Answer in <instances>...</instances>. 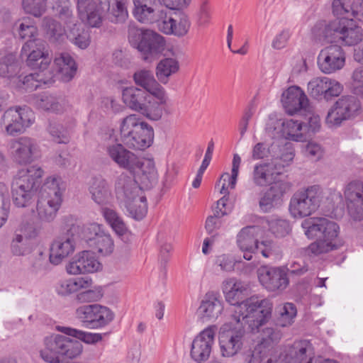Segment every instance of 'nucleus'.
<instances>
[{"label":"nucleus","mask_w":363,"mask_h":363,"mask_svg":"<svg viewBox=\"0 0 363 363\" xmlns=\"http://www.w3.org/2000/svg\"><path fill=\"white\" fill-rule=\"evenodd\" d=\"M272 312V303L269 299L251 296V333L255 330L259 333L251 357L259 356L262 358L267 355L282 337L281 330L277 328L267 327L259 331V328L271 319Z\"/></svg>","instance_id":"nucleus-1"},{"label":"nucleus","mask_w":363,"mask_h":363,"mask_svg":"<svg viewBox=\"0 0 363 363\" xmlns=\"http://www.w3.org/2000/svg\"><path fill=\"white\" fill-rule=\"evenodd\" d=\"M44 171L38 165H33L19 170L11 185L12 199L18 208L31 205L41 185Z\"/></svg>","instance_id":"nucleus-2"},{"label":"nucleus","mask_w":363,"mask_h":363,"mask_svg":"<svg viewBox=\"0 0 363 363\" xmlns=\"http://www.w3.org/2000/svg\"><path fill=\"white\" fill-rule=\"evenodd\" d=\"M121 139L128 148L145 150L154 138L153 128L135 114L123 118L120 127Z\"/></svg>","instance_id":"nucleus-3"},{"label":"nucleus","mask_w":363,"mask_h":363,"mask_svg":"<svg viewBox=\"0 0 363 363\" xmlns=\"http://www.w3.org/2000/svg\"><path fill=\"white\" fill-rule=\"evenodd\" d=\"M45 348L40 351L41 358L48 363H63L65 359H74L83 351L82 343L63 335H52L44 339Z\"/></svg>","instance_id":"nucleus-4"},{"label":"nucleus","mask_w":363,"mask_h":363,"mask_svg":"<svg viewBox=\"0 0 363 363\" xmlns=\"http://www.w3.org/2000/svg\"><path fill=\"white\" fill-rule=\"evenodd\" d=\"M65 187L60 177H48L43 184L41 197L37 203V212L42 221L51 222L60 208Z\"/></svg>","instance_id":"nucleus-5"},{"label":"nucleus","mask_w":363,"mask_h":363,"mask_svg":"<svg viewBox=\"0 0 363 363\" xmlns=\"http://www.w3.org/2000/svg\"><path fill=\"white\" fill-rule=\"evenodd\" d=\"M221 288L225 301L235 306L233 319L237 323L247 324L250 321V298L246 297L247 289L235 277L225 279Z\"/></svg>","instance_id":"nucleus-6"},{"label":"nucleus","mask_w":363,"mask_h":363,"mask_svg":"<svg viewBox=\"0 0 363 363\" xmlns=\"http://www.w3.org/2000/svg\"><path fill=\"white\" fill-rule=\"evenodd\" d=\"M322 194L319 185L308 186L296 191L289 205L291 216L294 218H302L312 215L320 207Z\"/></svg>","instance_id":"nucleus-7"},{"label":"nucleus","mask_w":363,"mask_h":363,"mask_svg":"<svg viewBox=\"0 0 363 363\" xmlns=\"http://www.w3.org/2000/svg\"><path fill=\"white\" fill-rule=\"evenodd\" d=\"M236 323L232 327L230 323H225L219 330V344L223 357H233L236 354L244 345L247 331L250 329V321L245 325Z\"/></svg>","instance_id":"nucleus-8"},{"label":"nucleus","mask_w":363,"mask_h":363,"mask_svg":"<svg viewBox=\"0 0 363 363\" xmlns=\"http://www.w3.org/2000/svg\"><path fill=\"white\" fill-rule=\"evenodd\" d=\"M74 315L83 327L91 330L103 328L114 318V313L111 309L96 303L77 307Z\"/></svg>","instance_id":"nucleus-9"},{"label":"nucleus","mask_w":363,"mask_h":363,"mask_svg":"<svg viewBox=\"0 0 363 363\" xmlns=\"http://www.w3.org/2000/svg\"><path fill=\"white\" fill-rule=\"evenodd\" d=\"M33 112L27 106L7 109L1 118V125L10 135L23 133L34 122Z\"/></svg>","instance_id":"nucleus-10"},{"label":"nucleus","mask_w":363,"mask_h":363,"mask_svg":"<svg viewBox=\"0 0 363 363\" xmlns=\"http://www.w3.org/2000/svg\"><path fill=\"white\" fill-rule=\"evenodd\" d=\"M314 349L309 340H299L284 345L278 357L267 359V363H305L313 357Z\"/></svg>","instance_id":"nucleus-11"},{"label":"nucleus","mask_w":363,"mask_h":363,"mask_svg":"<svg viewBox=\"0 0 363 363\" xmlns=\"http://www.w3.org/2000/svg\"><path fill=\"white\" fill-rule=\"evenodd\" d=\"M21 56L27 57L28 67L42 72L48 69L52 60L46 43L41 39L26 41L22 47Z\"/></svg>","instance_id":"nucleus-12"},{"label":"nucleus","mask_w":363,"mask_h":363,"mask_svg":"<svg viewBox=\"0 0 363 363\" xmlns=\"http://www.w3.org/2000/svg\"><path fill=\"white\" fill-rule=\"evenodd\" d=\"M301 227L308 238H319L331 241L337 237L340 228L333 220L324 217H313L303 221Z\"/></svg>","instance_id":"nucleus-13"},{"label":"nucleus","mask_w":363,"mask_h":363,"mask_svg":"<svg viewBox=\"0 0 363 363\" xmlns=\"http://www.w3.org/2000/svg\"><path fill=\"white\" fill-rule=\"evenodd\" d=\"M78 229V225H72L65 234L53 241L49 255V260L52 264H60L63 259L74 252Z\"/></svg>","instance_id":"nucleus-14"},{"label":"nucleus","mask_w":363,"mask_h":363,"mask_svg":"<svg viewBox=\"0 0 363 363\" xmlns=\"http://www.w3.org/2000/svg\"><path fill=\"white\" fill-rule=\"evenodd\" d=\"M359 108V101L353 96H343L329 110L325 121L329 127L339 126L350 119Z\"/></svg>","instance_id":"nucleus-15"},{"label":"nucleus","mask_w":363,"mask_h":363,"mask_svg":"<svg viewBox=\"0 0 363 363\" xmlns=\"http://www.w3.org/2000/svg\"><path fill=\"white\" fill-rule=\"evenodd\" d=\"M343 196L350 216L354 220H363V182L354 179L342 189Z\"/></svg>","instance_id":"nucleus-16"},{"label":"nucleus","mask_w":363,"mask_h":363,"mask_svg":"<svg viewBox=\"0 0 363 363\" xmlns=\"http://www.w3.org/2000/svg\"><path fill=\"white\" fill-rule=\"evenodd\" d=\"M11 151L16 164L26 165L39 157L40 147L35 139L23 136L12 141Z\"/></svg>","instance_id":"nucleus-17"},{"label":"nucleus","mask_w":363,"mask_h":363,"mask_svg":"<svg viewBox=\"0 0 363 363\" xmlns=\"http://www.w3.org/2000/svg\"><path fill=\"white\" fill-rule=\"evenodd\" d=\"M345 58V52L341 46L331 45L320 51L317 63L323 73L330 74L343 68Z\"/></svg>","instance_id":"nucleus-18"},{"label":"nucleus","mask_w":363,"mask_h":363,"mask_svg":"<svg viewBox=\"0 0 363 363\" xmlns=\"http://www.w3.org/2000/svg\"><path fill=\"white\" fill-rule=\"evenodd\" d=\"M217 327L211 325L201 331L193 340L191 357L197 363L206 361L211 352Z\"/></svg>","instance_id":"nucleus-19"},{"label":"nucleus","mask_w":363,"mask_h":363,"mask_svg":"<svg viewBox=\"0 0 363 363\" xmlns=\"http://www.w3.org/2000/svg\"><path fill=\"white\" fill-rule=\"evenodd\" d=\"M87 245L102 255L112 253L114 248L111 235L106 232L101 225L91 224L88 228Z\"/></svg>","instance_id":"nucleus-20"},{"label":"nucleus","mask_w":363,"mask_h":363,"mask_svg":"<svg viewBox=\"0 0 363 363\" xmlns=\"http://www.w3.org/2000/svg\"><path fill=\"white\" fill-rule=\"evenodd\" d=\"M283 106L290 115L298 112H310L309 101L303 91L298 86H291L281 96Z\"/></svg>","instance_id":"nucleus-21"},{"label":"nucleus","mask_w":363,"mask_h":363,"mask_svg":"<svg viewBox=\"0 0 363 363\" xmlns=\"http://www.w3.org/2000/svg\"><path fill=\"white\" fill-rule=\"evenodd\" d=\"M37 230L33 224L22 223L14 231L11 250L16 256L25 255L30 252V240L37 236Z\"/></svg>","instance_id":"nucleus-22"},{"label":"nucleus","mask_w":363,"mask_h":363,"mask_svg":"<svg viewBox=\"0 0 363 363\" xmlns=\"http://www.w3.org/2000/svg\"><path fill=\"white\" fill-rule=\"evenodd\" d=\"M101 267V263L94 253L90 250H84L72 258L66 266L67 272L69 274L94 273Z\"/></svg>","instance_id":"nucleus-23"},{"label":"nucleus","mask_w":363,"mask_h":363,"mask_svg":"<svg viewBox=\"0 0 363 363\" xmlns=\"http://www.w3.org/2000/svg\"><path fill=\"white\" fill-rule=\"evenodd\" d=\"M257 277L261 284L272 291H282L289 284L286 274L280 268L260 267L257 269Z\"/></svg>","instance_id":"nucleus-24"},{"label":"nucleus","mask_w":363,"mask_h":363,"mask_svg":"<svg viewBox=\"0 0 363 363\" xmlns=\"http://www.w3.org/2000/svg\"><path fill=\"white\" fill-rule=\"evenodd\" d=\"M251 229L255 231H263L265 228H269V230L277 237H284L291 231V225L286 219L281 218L277 216H272L270 219H267L264 217H257L256 216H251Z\"/></svg>","instance_id":"nucleus-25"},{"label":"nucleus","mask_w":363,"mask_h":363,"mask_svg":"<svg viewBox=\"0 0 363 363\" xmlns=\"http://www.w3.org/2000/svg\"><path fill=\"white\" fill-rule=\"evenodd\" d=\"M106 151L108 157L119 167L134 171L135 166L139 165V158L136 155L120 143L109 145Z\"/></svg>","instance_id":"nucleus-26"},{"label":"nucleus","mask_w":363,"mask_h":363,"mask_svg":"<svg viewBox=\"0 0 363 363\" xmlns=\"http://www.w3.org/2000/svg\"><path fill=\"white\" fill-rule=\"evenodd\" d=\"M135 83L143 87L142 90L154 95L160 101H167V96L164 88L156 81L154 74L152 71L147 69H140L135 72L133 74Z\"/></svg>","instance_id":"nucleus-27"},{"label":"nucleus","mask_w":363,"mask_h":363,"mask_svg":"<svg viewBox=\"0 0 363 363\" xmlns=\"http://www.w3.org/2000/svg\"><path fill=\"white\" fill-rule=\"evenodd\" d=\"M291 186L290 182L286 181L274 182L259 201L262 210L267 212L281 204L284 195L291 190Z\"/></svg>","instance_id":"nucleus-28"},{"label":"nucleus","mask_w":363,"mask_h":363,"mask_svg":"<svg viewBox=\"0 0 363 363\" xmlns=\"http://www.w3.org/2000/svg\"><path fill=\"white\" fill-rule=\"evenodd\" d=\"M115 186L116 198L121 203L133 201L140 196V193H143L141 188L132 175L121 174L118 177Z\"/></svg>","instance_id":"nucleus-29"},{"label":"nucleus","mask_w":363,"mask_h":363,"mask_svg":"<svg viewBox=\"0 0 363 363\" xmlns=\"http://www.w3.org/2000/svg\"><path fill=\"white\" fill-rule=\"evenodd\" d=\"M165 48L164 38L160 34L147 30L140 45V51L143 55L145 60L151 61L162 54Z\"/></svg>","instance_id":"nucleus-30"},{"label":"nucleus","mask_w":363,"mask_h":363,"mask_svg":"<svg viewBox=\"0 0 363 363\" xmlns=\"http://www.w3.org/2000/svg\"><path fill=\"white\" fill-rule=\"evenodd\" d=\"M223 310V301L220 296L214 292H207L199 308V312L203 320L216 319Z\"/></svg>","instance_id":"nucleus-31"},{"label":"nucleus","mask_w":363,"mask_h":363,"mask_svg":"<svg viewBox=\"0 0 363 363\" xmlns=\"http://www.w3.org/2000/svg\"><path fill=\"white\" fill-rule=\"evenodd\" d=\"M77 9L80 19L93 28H99L102 23V14L93 0H77Z\"/></svg>","instance_id":"nucleus-32"},{"label":"nucleus","mask_w":363,"mask_h":363,"mask_svg":"<svg viewBox=\"0 0 363 363\" xmlns=\"http://www.w3.org/2000/svg\"><path fill=\"white\" fill-rule=\"evenodd\" d=\"M342 20H334L327 24L318 23L313 29V33L317 40L327 43L340 41Z\"/></svg>","instance_id":"nucleus-33"},{"label":"nucleus","mask_w":363,"mask_h":363,"mask_svg":"<svg viewBox=\"0 0 363 363\" xmlns=\"http://www.w3.org/2000/svg\"><path fill=\"white\" fill-rule=\"evenodd\" d=\"M150 94L141 89L130 86L122 91V99L123 103L130 109L138 111H144L143 107L147 103Z\"/></svg>","instance_id":"nucleus-34"},{"label":"nucleus","mask_w":363,"mask_h":363,"mask_svg":"<svg viewBox=\"0 0 363 363\" xmlns=\"http://www.w3.org/2000/svg\"><path fill=\"white\" fill-rule=\"evenodd\" d=\"M354 20H342L340 43L344 45H355L362 40V29L354 23Z\"/></svg>","instance_id":"nucleus-35"},{"label":"nucleus","mask_w":363,"mask_h":363,"mask_svg":"<svg viewBox=\"0 0 363 363\" xmlns=\"http://www.w3.org/2000/svg\"><path fill=\"white\" fill-rule=\"evenodd\" d=\"M93 201L99 205L108 202L111 197V190L107 182L101 177L92 178L89 188Z\"/></svg>","instance_id":"nucleus-36"},{"label":"nucleus","mask_w":363,"mask_h":363,"mask_svg":"<svg viewBox=\"0 0 363 363\" xmlns=\"http://www.w3.org/2000/svg\"><path fill=\"white\" fill-rule=\"evenodd\" d=\"M358 9V0H333L332 11L334 16L341 18L340 20H356Z\"/></svg>","instance_id":"nucleus-37"},{"label":"nucleus","mask_w":363,"mask_h":363,"mask_svg":"<svg viewBox=\"0 0 363 363\" xmlns=\"http://www.w3.org/2000/svg\"><path fill=\"white\" fill-rule=\"evenodd\" d=\"M54 65L57 67V72L61 74L63 81L69 82L76 74L77 66L74 59L68 53H61L58 57H55Z\"/></svg>","instance_id":"nucleus-38"},{"label":"nucleus","mask_w":363,"mask_h":363,"mask_svg":"<svg viewBox=\"0 0 363 363\" xmlns=\"http://www.w3.org/2000/svg\"><path fill=\"white\" fill-rule=\"evenodd\" d=\"M281 172L274 165L272 160L269 163H263L257 165L254 170V180L256 184L260 186L266 185L272 182L274 175L280 174Z\"/></svg>","instance_id":"nucleus-39"},{"label":"nucleus","mask_w":363,"mask_h":363,"mask_svg":"<svg viewBox=\"0 0 363 363\" xmlns=\"http://www.w3.org/2000/svg\"><path fill=\"white\" fill-rule=\"evenodd\" d=\"M282 135L288 140L303 141L305 139L304 130L306 125L298 121L293 119L284 120L281 122Z\"/></svg>","instance_id":"nucleus-40"},{"label":"nucleus","mask_w":363,"mask_h":363,"mask_svg":"<svg viewBox=\"0 0 363 363\" xmlns=\"http://www.w3.org/2000/svg\"><path fill=\"white\" fill-rule=\"evenodd\" d=\"M133 172H136L141 184L147 187L156 182L157 171L152 160H149L142 162L139 160V165L135 166Z\"/></svg>","instance_id":"nucleus-41"},{"label":"nucleus","mask_w":363,"mask_h":363,"mask_svg":"<svg viewBox=\"0 0 363 363\" xmlns=\"http://www.w3.org/2000/svg\"><path fill=\"white\" fill-rule=\"evenodd\" d=\"M57 330L66 335L73 337L89 345L96 344L100 342L103 338L101 333L86 332L71 327L58 326Z\"/></svg>","instance_id":"nucleus-42"},{"label":"nucleus","mask_w":363,"mask_h":363,"mask_svg":"<svg viewBox=\"0 0 363 363\" xmlns=\"http://www.w3.org/2000/svg\"><path fill=\"white\" fill-rule=\"evenodd\" d=\"M34 104L38 108L46 111L59 113L62 111L60 99L47 92L35 96Z\"/></svg>","instance_id":"nucleus-43"},{"label":"nucleus","mask_w":363,"mask_h":363,"mask_svg":"<svg viewBox=\"0 0 363 363\" xmlns=\"http://www.w3.org/2000/svg\"><path fill=\"white\" fill-rule=\"evenodd\" d=\"M101 213L106 223L119 236L124 235L128 232V228L123 218L115 210L110 208H102Z\"/></svg>","instance_id":"nucleus-44"},{"label":"nucleus","mask_w":363,"mask_h":363,"mask_svg":"<svg viewBox=\"0 0 363 363\" xmlns=\"http://www.w3.org/2000/svg\"><path fill=\"white\" fill-rule=\"evenodd\" d=\"M129 215L135 220H142L147 212V199L145 196H139L133 201L123 203Z\"/></svg>","instance_id":"nucleus-45"},{"label":"nucleus","mask_w":363,"mask_h":363,"mask_svg":"<svg viewBox=\"0 0 363 363\" xmlns=\"http://www.w3.org/2000/svg\"><path fill=\"white\" fill-rule=\"evenodd\" d=\"M179 62L174 58H164L157 65L156 75L163 84L168 82L169 77L179 70Z\"/></svg>","instance_id":"nucleus-46"},{"label":"nucleus","mask_w":363,"mask_h":363,"mask_svg":"<svg viewBox=\"0 0 363 363\" xmlns=\"http://www.w3.org/2000/svg\"><path fill=\"white\" fill-rule=\"evenodd\" d=\"M279 155L273 156L272 160L274 162L275 168L278 169L281 172L284 167L290 165L295 156L294 150L292 144L286 143L279 149Z\"/></svg>","instance_id":"nucleus-47"},{"label":"nucleus","mask_w":363,"mask_h":363,"mask_svg":"<svg viewBox=\"0 0 363 363\" xmlns=\"http://www.w3.org/2000/svg\"><path fill=\"white\" fill-rule=\"evenodd\" d=\"M162 8L158 4L157 6H151L149 8L141 9L138 11H133L134 17L143 23H155L158 21L160 16L164 15L162 13Z\"/></svg>","instance_id":"nucleus-48"},{"label":"nucleus","mask_w":363,"mask_h":363,"mask_svg":"<svg viewBox=\"0 0 363 363\" xmlns=\"http://www.w3.org/2000/svg\"><path fill=\"white\" fill-rule=\"evenodd\" d=\"M43 26L51 41L58 42L64 39L65 36V28L52 18L45 17L43 20Z\"/></svg>","instance_id":"nucleus-49"},{"label":"nucleus","mask_w":363,"mask_h":363,"mask_svg":"<svg viewBox=\"0 0 363 363\" xmlns=\"http://www.w3.org/2000/svg\"><path fill=\"white\" fill-rule=\"evenodd\" d=\"M278 317L277 325L280 327H287L291 325L296 315V308L291 303H286L277 308Z\"/></svg>","instance_id":"nucleus-50"},{"label":"nucleus","mask_w":363,"mask_h":363,"mask_svg":"<svg viewBox=\"0 0 363 363\" xmlns=\"http://www.w3.org/2000/svg\"><path fill=\"white\" fill-rule=\"evenodd\" d=\"M165 102H161L160 99H157L154 95L150 94L148 98L147 104L145 105L144 111H141L140 113L152 121H158L162 116V105Z\"/></svg>","instance_id":"nucleus-51"},{"label":"nucleus","mask_w":363,"mask_h":363,"mask_svg":"<svg viewBox=\"0 0 363 363\" xmlns=\"http://www.w3.org/2000/svg\"><path fill=\"white\" fill-rule=\"evenodd\" d=\"M112 9L108 11V20L114 23H123L128 18V11L124 0H120L111 4Z\"/></svg>","instance_id":"nucleus-52"},{"label":"nucleus","mask_w":363,"mask_h":363,"mask_svg":"<svg viewBox=\"0 0 363 363\" xmlns=\"http://www.w3.org/2000/svg\"><path fill=\"white\" fill-rule=\"evenodd\" d=\"M18 64L15 55L9 53L4 56H0V76L11 77L16 74Z\"/></svg>","instance_id":"nucleus-53"},{"label":"nucleus","mask_w":363,"mask_h":363,"mask_svg":"<svg viewBox=\"0 0 363 363\" xmlns=\"http://www.w3.org/2000/svg\"><path fill=\"white\" fill-rule=\"evenodd\" d=\"M10 205L9 189L6 184L0 182V228L8 219Z\"/></svg>","instance_id":"nucleus-54"},{"label":"nucleus","mask_w":363,"mask_h":363,"mask_svg":"<svg viewBox=\"0 0 363 363\" xmlns=\"http://www.w3.org/2000/svg\"><path fill=\"white\" fill-rule=\"evenodd\" d=\"M215 264L220 267L222 271L230 272H233L235 267L239 269L240 265L243 263L241 260H235L230 254H222L216 257Z\"/></svg>","instance_id":"nucleus-55"},{"label":"nucleus","mask_w":363,"mask_h":363,"mask_svg":"<svg viewBox=\"0 0 363 363\" xmlns=\"http://www.w3.org/2000/svg\"><path fill=\"white\" fill-rule=\"evenodd\" d=\"M327 77H316L311 79L308 84V91L309 94L315 98L319 99L323 96L327 91Z\"/></svg>","instance_id":"nucleus-56"},{"label":"nucleus","mask_w":363,"mask_h":363,"mask_svg":"<svg viewBox=\"0 0 363 363\" xmlns=\"http://www.w3.org/2000/svg\"><path fill=\"white\" fill-rule=\"evenodd\" d=\"M335 245L331 241L319 238L312 242L307 248L306 251L309 255H318L322 253H326L333 250Z\"/></svg>","instance_id":"nucleus-57"},{"label":"nucleus","mask_w":363,"mask_h":363,"mask_svg":"<svg viewBox=\"0 0 363 363\" xmlns=\"http://www.w3.org/2000/svg\"><path fill=\"white\" fill-rule=\"evenodd\" d=\"M335 245L331 241L319 238L312 242L307 248L306 251L309 255H318L322 253H326L333 250Z\"/></svg>","instance_id":"nucleus-58"},{"label":"nucleus","mask_w":363,"mask_h":363,"mask_svg":"<svg viewBox=\"0 0 363 363\" xmlns=\"http://www.w3.org/2000/svg\"><path fill=\"white\" fill-rule=\"evenodd\" d=\"M236 243L239 249L244 252V259L250 260V225L242 228L238 233Z\"/></svg>","instance_id":"nucleus-59"},{"label":"nucleus","mask_w":363,"mask_h":363,"mask_svg":"<svg viewBox=\"0 0 363 363\" xmlns=\"http://www.w3.org/2000/svg\"><path fill=\"white\" fill-rule=\"evenodd\" d=\"M48 132L57 143H67L69 140L68 131L60 123H50Z\"/></svg>","instance_id":"nucleus-60"},{"label":"nucleus","mask_w":363,"mask_h":363,"mask_svg":"<svg viewBox=\"0 0 363 363\" xmlns=\"http://www.w3.org/2000/svg\"><path fill=\"white\" fill-rule=\"evenodd\" d=\"M38 73H31L19 79L18 86L27 92H31L36 90L40 86L43 79L39 78ZM21 78V77H19Z\"/></svg>","instance_id":"nucleus-61"},{"label":"nucleus","mask_w":363,"mask_h":363,"mask_svg":"<svg viewBox=\"0 0 363 363\" xmlns=\"http://www.w3.org/2000/svg\"><path fill=\"white\" fill-rule=\"evenodd\" d=\"M240 163L241 157L240 155L238 154H234L232 163L231 175H230L228 173H224L221 175V179H223L224 182L226 180L228 181V186L230 187V189H234L235 186Z\"/></svg>","instance_id":"nucleus-62"},{"label":"nucleus","mask_w":363,"mask_h":363,"mask_svg":"<svg viewBox=\"0 0 363 363\" xmlns=\"http://www.w3.org/2000/svg\"><path fill=\"white\" fill-rule=\"evenodd\" d=\"M147 30L138 28L135 24H130L128 26V40L130 43L138 50L143 42V38Z\"/></svg>","instance_id":"nucleus-63"},{"label":"nucleus","mask_w":363,"mask_h":363,"mask_svg":"<svg viewBox=\"0 0 363 363\" xmlns=\"http://www.w3.org/2000/svg\"><path fill=\"white\" fill-rule=\"evenodd\" d=\"M162 16H160V19L158 21H155L157 24L159 30L162 33L167 35H174V19L172 16L167 15V13L165 9H162Z\"/></svg>","instance_id":"nucleus-64"}]
</instances>
